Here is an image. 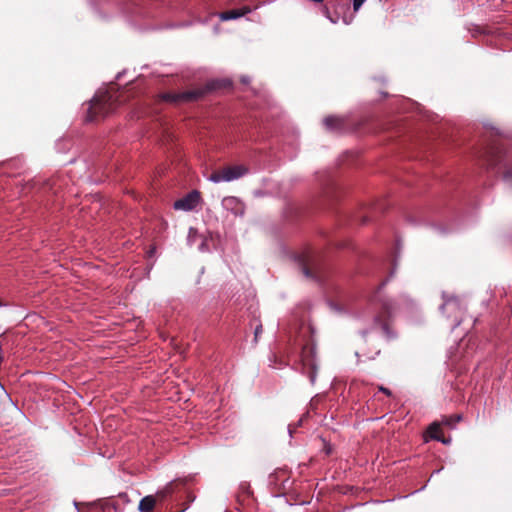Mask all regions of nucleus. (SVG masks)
<instances>
[{
    "label": "nucleus",
    "instance_id": "nucleus-1",
    "mask_svg": "<svg viewBox=\"0 0 512 512\" xmlns=\"http://www.w3.org/2000/svg\"><path fill=\"white\" fill-rule=\"evenodd\" d=\"M124 100L114 90L97 93L88 107L86 120L97 121L113 112Z\"/></svg>",
    "mask_w": 512,
    "mask_h": 512
},
{
    "label": "nucleus",
    "instance_id": "nucleus-2",
    "mask_svg": "<svg viewBox=\"0 0 512 512\" xmlns=\"http://www.w3.org/2000/svg\"><path fill=\"white\" fill-rule=\"evenodd\" d=\"M217 88L216 82L207 83L203 88H197L185 92L173 93L165 92L159 95V99L172 104L195 102L204 97L208 92Z\"/></svg>",
    "mask_w": 512,
    "mask_h": 512
},
{
    "label": "nucleus",
    "instance_id": "nucleus-3",
    "mask_svg": "<svg viewBox=\"0 0 512 512\" xmlns=\"http://www.w3.org/2000/svg\"><path fill=\"white\" fill-rule=\"evenodd\" d=\"M248 168L244 165H234V166H226L221 169L213 171L208 179L212 182H230L236 179L241 178L245 174H247Z\"/></svg>",
    "mask_w": 512,
    "mask_h": 512
},
{
    "label": "nucleus",
    "instance_id": "nucleus-4",
    "mask_svg": "<svg viewBox=\"0 0 512 512\" xmlns=\"http://www.w3.org/2000/svg\"><path fill=\"white\" fill-rule=\"evenodd\" d=\"M298 262L303 274L307 278L315 280L319 278V267L312 255L302 254L299 256Z\"/></svg>",
    "mask_w": 512,
    "mask_h": 512
},
{
    "label": "nucleus",
    "instance_id": "nucleus-5",
    "mask_svg": "<svg viewBox=\"0 0 512 512\" xmlns=\"http://www.w3.org/2000/svg\"><path fill=\"white\" fill-rule=\"evenodd\" d=\"M200 200V194L197 191H192L185 197L178 199L174 203V208L177 210L190 211L193 210Z\"/></svg>",
    "mask_w": 512,
    "mask_h": 512
},
{
    "label": "nucleus",
    "instance_id": "nucleus-6",
    "mask_svg": "<svg viewBox=\"0 0 512 512\" xmlns=\"http://www.w3.org/2000/svg\"><path fill=\"white\" fill-rule=\"evenodd\" d=\"M441 310L444 314L449 318H454V321L458 325L460 323V319L458 318V314L461 310L460 301L455 297H450L445 300V302L441 306Z\"/></svg>",
    "mask_w": 512,
    "mask_h": 512
},
{
    "label": "nucleus",
    "instance_id": "nucleus-7",
    "mask_svg": "<svg viewBox=\"0 0 512 512\" xmlns=\"http://www.w3.org/2000/svg\"><path fill=\"white\" fill-rule=\"evenodd\" d=\"M312 352H313L312 349H309V351H307V347H304L302 361H303L304 368H307L306 373H307L311 383H314V381L316 379L317 368H316V365L311 356Z\"/></svg>",
    "mask_w": 512,
    "mask_h": 512
},
{
    "label": "nucleus",
    "instance_id": "nucleus-8",
    "mask_svg": "<svg viewBox=\"0 0 512 512\" xmlns=\"http://www.w3.org/2000/svg\"><path fill=\"white\" fill-rule=\"evenodd\" d=\"M323 124L329 131L340 132L345 128V120L338 116H327L323 120Z\"/></svg>",
    "mask_w": 512,
    "mask_h": 512
},
{
    "label": "nucleus",
    "instance_id": "nucleus-9",
    "mask_svg": "<svg viewBox=\"0 0 512 512\" xmlns=\"http://www.w3.org/2000/svg\"><path fill=\"white\" fill-rule=\"evenodd\" d=\"M502 148L499 146H492L488 151L485 152L486 161L489 166H496L502 158Z\"/></svg>",
    "mask_w": 512,
    "mask_h": 512
},
{
    "label": "nucleus",
    "instance_id": "nucleus-10",
    "mask_svg": "<svg viewBox=\"0 0 512 512\" xmlns=\"http://www.w3.org/2000/svg\"><path fill=\"white\" fill-rule=\"evenodd\" d=\"M250 12V8L244 6L242 8H235L224 11L220 14V19L223 21L238 19Z\"/></svg>",
    "mask_w": 512,
    "mask_h": 512
},
{
    "label": "nucleus",
    "instance_id": "nucleus-11",
    "mask_svg": "<svg viewBox=\"0 0 512 512\" xmlns=\"http://www.w3.org/2000/svg\"><path fill=\"white\" fill-rule=\"evenodd\" d=\"M441 425H442L441 422L435 421V422L431 423L427 429V434L429 435V437L431 439L440 441L444 444H447V443H449V440L445 439L443 437Z\"/></svg>",
    "mask_w": 512,
    "mask_h": 512
},
{
    "label": "nucleus",
    "instance_id": "nucleus-12",
    "mask_svg": "<svg viewBox=\"0 0 512 512\" xmlns=\"http://www.w3.org/2000/svg\"><path fill=\"white\" fill-rule=\"evenodd\" d=\"M156 504L157 498L153 495H147L140 500L138 508L140 512H153Z\"/></svg>",
    "mask_w": 512,
    "mask_h": 512
},
{
    "label": "nucleus",
    "instance_id": "nucleus-13",
    "mask_svg": "<svg viewBox=\"0 0 512 512\" xmlns=\"http://www.w3.org/2000/svg\"><path fill=\"white\" fill-rule=\"evenodd\" d=\"M175 485L176 484L174 482H170L163 489L157 491V493L154 495L155 498H157V503H162L168 497H170L174 492Z\"/></svg>",
    "mask_w": 512,
    "mask_h": 512
},
{
    "label": "nucleus",
    "instance_id": "nucleus-14",
    "mask_svg": "<svg viewBox=\"0 0 512 512\" xmlns=\"http://www.w3.org/2000/svg\"><path fill=\"white\" fill-rule=\"evenodd\" d=\"M376 325L379 329V332L386 337L387 339L392 338V331L389 325V322L386 319H382L381 317L376 318Z\"/></svg>",
    "mask_w": 512,
    "mask_h": 512
},
{
    "label": "nucleus",
    "instance_id": "nucleus-15",
    "mask_svg": "<svg viewBox=\"0 0 512 512\" xmlns=\"http://www.w3.org/2000/svg\"><path fill=\"white\" fill-rule=\"evenodd\" d=\"M461 420V415L455 414L451 416H445L442 418L441 424L448 427H453L456 423Z\"/></svg>",
    "mask_w": 512,
    "mask_h": 512
},
{
    "label": "nucleus",
    "instance_id": "nucleus-16",
    "mask_svg": "<svg viewBox=\"0 0 512 512\" xmlns=\"http://www.w3.org/2000/svg\"><path fill=\"white\" fill-rule=\"evenodd\" d=\"M261 333H262V325L259 324V325L256 326L255 331H254V340H255V342L258 341V337H259V335Z\"/></svg>",
    "mask_w": 512,
    "mask_h": 512
},
{
    "label": "nucleus",
    "instance_id": "nucleus-17",
    "mask_svg": "<svg viewBox=\"0 0 512 512\" xmlns=\"http://www.w3.org/2000/svg\"><path fill=\"white\" fill-rule=\"evenodd\" d=\"M365 1L366 0H353V8H354V10L358 11Z\"/></svg>",
    "mask_w": 512,
    "mask_h": 512
},
{
    "label": "nucleus",
    "instance_id": "nucleus-18",
    "mask_svg": "<svg viewBox=\"0 0 512 512\" xmlns=\"http://www.w3.org/2000/svg\"><path fill=\"white\" fill-rule=\"evenodd\" d=\"M379 391L383 392L387 396H391L392 395L391 390H389L388 388L383 387V386H379Z\"/></svg>",
    "mask_w": 512,
    "mask_h": 512
},
{
    "label": "nucleus",
    "instance_id": "nucleus-19",
    "mask_svg": "<svg viewBox=\"0 0 512 512\" xmlns=\"http://www.w3.org/2000/svg\"><path fill=\"white\" fill-rule=\"evenodd\" d=\"M383 308L388 312L389 311V306L387 305V303H383Z\"/></svg>",
    "mask_w": 512,
    "mask_h": 512
}]
</instances>
